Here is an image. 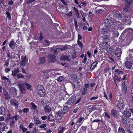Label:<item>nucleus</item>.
Returning <instances> with one entry per match:
<instances>
[{
	"label": "nucleus",
	"mask_w": 133,
	"mask_h": 133,
	"mask_svg": "<svg viewBox=\"0 0 133 133\" xmlns=\"http://www.w3.org/2000/svg\"><path fill=\"white\" fill-rule=\"evenodd\" d=\"M5 13L7 15V17L11 19V16L9 12H8L6 11Z\"/></svg>",
	"instance_id": "55"
},
{
	"label": "nucleus",
	"mask_w": 133,
	"mask_h": 133,
	"mask_svg": "<svg viewBox=\"0 0 133 133\" xmlns=\"http://www.w3.org/2000/svg\"><path fill=\"white\" fill-rule=\"evenodd\" d=\"M11 105L15 107L16 108H17L19 106V103L17 101L14 99H11L10 101Z\"/></svg>",
	"instance_id": "5"
},
{
	"label": "nucleus",
	"mask_w": 133,
	"mask_h": 133,
	"mask_svg": "<svg viewBox=\"0 0 133 133\" xmlns=\"http://www.w3.org/2000/svg\"><path fill=\"white\" fill-rule=\"evenodd\" d=\"M10 70V69L9 68H6L5 70V72L6 73H8Z\"/></svg>",
	"instance_id": "62"
},
{
	"label": "nucleus",
	"mask_w": 133,
	"mask_h": 133,
	"mask_svg": "<svg viewBox=\"0 0 133 133\" xmlns=\"http://www.w3.org/2000/svg\"><path fill=\"white\" fill-rule=\"evenodd\" d=\"M77 44L81 48H82L83 47V45L82 43L79 40L77 41Z\"/></svg>",
	"instance_id": "50"
},
{
	"label": "nucleus",
	"mask_w": 133,
	"mask_h": 133,
	"mask_svg": "<svg viewBox=\"0 0 133 133\" xmlns=\"http://www.w3.org/2000/svg\"><path fill=\"white\" fill-rule=\"evenodd\" d=\"M98 64V62L97 61H95L94 63H93L91 64V65L90 69L92 70H93L94 69L96 66Z\"/></svg>",
	"instance_id": "22"
},
{
	"label": "nucleus",
	"mask_w": 133,
	"mask_h": 133,
	"mask_svg": "<svg viewBox=\"0 0 133 133\" xmlns=\"http://www.w3.org/2000/svg\"><path fill=\"white\" fill-rule=\"evenodd\" d=\"M61 60L64 61H70V59L69 58V56H68L62 55L60 58Z\"/></svg>",
	"instance_id": "17"
},
{
	"label": "nucleus",
	"mask_w": 133,
	"mask_h": 133,
	"mask_svg": "<svg viewBox=\"0 0 133 133\" xmlns=\"http://www.w3.org/2000/svg\"><path fill=\"white\" fill-rule=\"evenodd\" d=\"M1 79L2 80H4V82L6 84H8L9 83L10 81L9 79L6 77L4 76H2Z\"/></svg>",
	"instance_id": "18"
},
{
	"label": "nucleus",
	"mask_w": 133,
	"mask_h": 133,
	"mask_svg": "<svg viewBox=\"0 0 133 133\" xmlns=\"http://www.w3.org/2000/svg\"><path fill=\"white\" fill-rule=\"evenodd\" d=\"M5 111L4 107L2 106L0 107V112L1 114L3 115H4L5 113Z\"/></svg>",
	"instance_id": "26"
},
{
	"label": "nucleus",
	"mask_w": 133,
	"mask_h": 133,
	"mask_svg": "<svg viewBox=\"0 0 133 133\" xmlns=\"http://www.w3.org/2000/svg\"><path fill=\"white\" fill-rule=\"evenodd\" d=\"M112 38L110 37V35H105L103 36V40L106 42H109L111 39Z\"/></svg>",
	"instance_id": "14"
},
{
	"label": "nucleus",
	"mask_w": 133,
	"mask_h": 133,
	"mask_svg": "<svg viewBox=\"0 0 133 133\" xmlns=\"http://www.w3.org/2000/svg\"><path fill=\"white\" fill-rule=\"evenodd\" d=\"M98 96H94L90 98V100H95L97 99L98 98Z\"/></svg>",
	"instance_id": "56"
},
{
	"label": "nucleus",
	"mask_w": 133,
	"mask_h": 133,
	"mask_svg": "<svg viewBox=\"0 0 133 133\" xmlns=\"http://www.w3.org/2000/svg\"><path fill=\"white\" fill-rule=\"evenodd\" d=\"M34 125V124L33 123H30L28 126L29 128H32L33 127Z\"/></svg>",
	"instance_id": "60"
},
{
	"label": "nucleus",
	"mask_w": 133,
	"mask_h": 133,
	"mask_svg": "<svg viewBox=\"0 0 133 133\" xmlns=\"http://www.w3.org/2000/svg\"><path fill=\"white\" fill-rule=\"evenodd\" d=\"M109 31V30L107 28L102 29L101 32L103 34H104L108 32Z\"/></svg>",
	"instance_id": "29"
},
{
	"label": "nucleus",
	"mask_w": 133,
	"mask_h": 133,
	"mask_svg": "<svg viewBox=\"0 0 133 133\" xmlns=\"http://www.w3.org/2000/svg\"><path fill=\"white\" fill-rule=\"evenodd\" d=\"M0 125L3 127H5L6 126V124L5 122H0Z\"/></svg>",
	"instance_id": "52"
},
{
	"label": "nucleus",
	"mask_w": 133,
	"mask_h": 133,
	"mask_svg": "<svg viewBox=\"0 0 133 133\" xmlns=\"http://www.w3.org/2000/svg\"><path fill=\"white\" fill-rule=\"evenodd\" d=\"M62 110H60L58 111V112H56V114H57V115L59 117H61L62 114Z\"/></svg>",
	"instance_id": "40"
},
{
	"label": "nucleus",
	"mask_w": 133,
	"mask_h": 133,
	"mask_svg": "<svg viewBox=\"0 0 133 133\" xmlns=\"http://www.w3.org/2000/svg\"><path fill=\"white\" fill-rule=\"evenodd\" d=\"M127 4L128 5H130L131 2H133V0H125Z\"/></svg>",
	"instance_id": "46"
},
{
	"label": "nucleus",
	"mask_w": 133,
	"mask_h": 133,
	"mask_svg": "<svg viewBox=\"0 0 133 133\" xmlns=\"http://www.w3.org/2000/svg\"><path fill=\"white\" fill-rule=\"evenodd\" d=\"M119 33L117 31L114 32L112 34L113 37H117L119 35Z\"/></svg>",
	"instance_id": "35"
},
{
	"label": "nucleus",
	"mask_w": 133,
	"mask_h": 133,
	"mask_svg": "<svg viewBox=\"0 0 133 133\" xmlns=\"http://www.w3.org/2000/svg\"><path fill=\"white\" fill-rule=\"evenodd\" d=\"M102 11L101 9H98L96 11V13L97 14H98L101 13Z\"/></svg>",
	"instance_id": "64"
},
{
	"label": "nucleus",
	"mask_w": 133,
	"mask_h": 133,
	"mask_svg": "<svg viewBox=\"0 0 133 133\" xmlns=\"http://www.w3.org/2000/svg\"><path fill=\"white\" fill-rule=\"evenodd\" d=\"M31 108L33 109H36L37 107L34 103L31 102Z\"/></svg>",
	"instance_id": "42"
},
{
	"label": "nucleus",
	"mask_w": 133,
	"mask_h": 133,
	"mask_svg": "<svg viewBox=\"0 0 133 133\" xmlns=\"http://www.w3.org/2000/svg\"><path fill=\"white\" fill-rule=\"evenodd\" d=\"M35 0H26V2L28 4H30L33 2L35 1Z\"/></svg>",
	"instance_id": "57"
},
{
	"label": "nucleus",
	"mask_w": 133,
	"mask_h": 133,
	"mask_svg": "<svg viewBox=\"0 0 133 133\" xmlns=\"http://www.w3.org/2000/svg\"><path fill=\"white\" fill-rule=\"evenodd\" d=\"M17 91L15 88L11 87L9 90L10 94L12 96H16L17 94Z\"/></svg>",
	"instance_id": "7"
},
{
	"label": "nucleus",
	"mask_w": 133,
	"mask_h": 133,
	"mask_svg": "<svg viewBox=\"0 0 133 133\" xmlns=\"http://www.w3.org/2000/svg\"><path fill=\"white\" fill-rule=\"evenodd\" d=\"M20 72V70L19 68L15 69L12 71L11 75L14 76H15L17 75V74Z\"/></svg>",
	"instance_id": "15"
},
{
	"label": "nucleus",
	"mask_w": 133,
	"mask_h": 133,
	"mask_svg": "<svg viewBox=\"0 0 133 133\" xmlns=\"http://www.w3.org/2000/svg\"><path fill=\"white\" fill-rule=\"evenodd\" d=\"M102 47L106 49L108 53L111 54L113 52L112 48L110 46L107 42H104L103 43Z\"/></svg>",
	"instance_id": "1"
},
{
	"label": "nucleus",
	"mask_w": 133,
	"mask_h": 133,
	"mask_svg": "<svg viewBox=\"0 0 133 133\" xmlns=\"http://www.w3.org/2000/svg\"><path fill=\"white\" fill-rule=\"evenodd\" d=\"M122 89L124 91H126V90L127 89L125 87V83L124 82H123V83L122 86Z\"/></svg>",
	"instance_id": "44"
},
{
	"label": "nucleus",
	"mask_w": 133,
	"mask_h": 133,
	"mask_svg": "<svg viewBox=\"0 0 133 133\" xmlns=\"http://www.w3.org/2000/svg\"><path fill=\"white\" fill-rule=\"evenodd\" d=\"M113 23L116 28H117L120 30L122 29L121 24L120 22L114 19L113 20Z\"/></svg>",
	"instance_id": "8"
},
{
	"label": "nucleus",
	"mask_w": 133,
	"mask_h": 133,
	"mask_svg": "<svg viewBox=\"0 0 133 133\" xmlns=\"http://www.w3.org/2000/svg\"><path fill=\"white\" fill-rule=\"evenodd\" d=\"M12 119H15L16 121H17L19 119V116L18 115H15L13 116L11 118Z\"/></svg>",
	"instance_id": "41"
},
{
	"label": "nucleus",
	"mask_w": 133,
	"mask_h": 133,
	"mask_svg": "<svg viewBox=\"0 0 133 133\" xmlns=\"http://www.w3.org/2000/svg\"><path fill=\"white\" fill-rule=\"evenodd\" d=\"M15 122L14 119L13 118H10V121L9 123V125L11 127L13 128L14 127Z\"/></svg>",
	"instance_id": "20"
},
{
	"label": "nucleus",
	"mask_w": 133,
	"mask_h": 133,
	"mask_svg": "<svg viewBox=\"0 0 133 133\" xmlns=\"http://www.w3.org/2000/svg\"><path fill=\"white\" fill-rule=\"evenodd\" d=\"M21 59L22 61L20 63V65L22 66H24L27 63L28 60L24 56H22Z\"/></svg>",
	"instance_id": "12"
},
{
	"label": "nucleus",
	"mask_w": 133,
	"mask_h": 133,
	"mask_svg": "<svg viewBox=\"0 0 133 133\" xmlns=\"http://www.w3.org/2000/svg\"><path fill=\"white\" fill-rule=\"evenodd\" d=\"M64 78L63 76H60L58 77L57 78V80L59 82H60L64 80Z\"/></svg>",
	"instance_id": "39"
},
{
	"label": "nucleus",
	"mask_w": 133,
	"mask_h": 133,
	"mask_svg": "<svg viewBox=\"0 0 133 133\" xmlns=\"http://www.w3.org/2000/svg\"><path fill=\"white\" fill-rule=\"evenodd\" d=\"M116 17L118 18H121L122 16V14L121 12L117 13L116 14Z\"/></svg>",
	"instance_id": "45"
},
{
	"label": "nucleus",
	"mask_w": 133,
	"mask_h": 133,
	"mask_svg": "<svg viewBox=\"0 0 133 133\" xmlns=\"http://www.w3.org/2000/svg\"><path fill=\"white\" fill-rule=\"evenodd\" d=\"M20 129H21L23 132H24L27 130V129L24 127L23 125L22 124H21L19 127Z\"/></svg>",
	"instance_id": "30"
},
{
	"label": "nucleus",
	"mask_w": 133,
	"mask_h": 133,
	"mask_svg": "<svg viewBox=\"0 0 133 133\" xmlns=\"http://www.w3.org/2000/svg\"><path fill=\"white\" fill-rule=\"evenodd\" d=\"M23 111L24 112L27 113L29 111V109L27 108H24L23 109Z\"/></svg>",
	"instance_id": "54"
},
{
	"label": "nucleus",
	"mask_w": 133,
	"mask_h": 133,
	"mask_svg": "<svg viewBox=\"0 0 133 133\" xmlns=\"http://www.w3.org/2000/svg\"><path fill=\"white\" fill-rule=\"evenodd\" d=\"M46 126V125L44 123L43 124L39 125V128H45Z\"/></svg>",
	"instance_id": "49"
},
{
	"label": "nucleus",
	"mask_w": 133,
	"mask_h": 133,
	"mask_svg": "<svg viewBox=\"0 0 133 133\" xmlns=\"http://www.w3.org/2000/svg\"><path fill=\"white\" fill-rule=\"evenodd\" d=\"M117 107L121 110H123L124 107V104L121 102H119L117 103Z\"/></svg>",
	"instance_id": "19"
},
{
	"label": "nucleus",
	"mask_w": 133,
	"mask_h": 133,
	"mask_svg": "<svg viewBox=\"0 0 133 133\" xmlns=\"http://www.w3.org/2000/svg\"><path fill=\"white\" fill-rule=\"evenodd\" d=\"M114 80L115 82L116 83V81H118L119 82L121 81V79L120 78H118L117 76H115L114 77Z\"/></svg>",
	"instance_id": "34"
},
{
	"label": "nucleus",
	"mask_w": 133,
	"mask_h": 133,
	"mask_svg": "<svg viewBox=\"0 0 133 133\" xmlns=\"http://www.w3.org/2000/svg\"><path fill=\"white\" fill-rule=\"evenodd\" d=\"M125 45H128L132 41V36H127L125 38Z\"/></svg>",
	"instance_id": "10"
},
{
	"label": "nucleus",
	"mask_w": 133,
	"mask_h": 133,
	"mask_svg": "<svg viewBox=\"0 0 133 133\" xmlns=\"http://www.w3.org/2000/svg\"><path fill=\"white\" fill-rule=\"evenodd\" d=\"M34 119L35 123V124L37 125L41 123V122L39 121L38 119H37L36 117H34Z\"/></svg>",
	"instance_id": "31"
},
{
	"label": "nucleus",
	"mask_w": 133,
	"mask_h": 133,
	"mask_svg": "<svg viewBox=\"0 0 133 133\" xmlns=\"http://www.w3.org/2000/svg\"><path fill=\"white\" fill-rule=\"evenodd\" d=\"M24 83H19L17 85L21 91V92L22 94H24L25 93V89L24 86Z\"/></svg>",
	"instance_id": "4"
},
{
	"label": "nucleus",
	"mask_w": 133,
	"mask_h": 133,
	"mask_svg": "<svg viewBox=\"0 0 133 133\" xmlns=\"http://www.w3.org/2000/svg\"><path fill=\"white\" fill-rule=\"evenodd\" d=\"M104 25L106 27H111L113 24V21L109 19H106L105 20L104 23Z\"/></svg>",
	"instance_id": "3"
},
{
	"label": "nucleus",
	"mask_w": 133,
	"mask_h": 133,
	"mask_svg": "<svg viewBox=\"0 0 133 133\" xmlns=\"http://www.w3.org/2000/svg\"><path fill=\"white\" fill-rule=\"evenodd\" d=\"M129 18L130 17H129V16H128L127 15H125L124 18L123 19V22H124L125 21H128V22H129V24L130 25L131 24V22L130 21H129Z\"/></svg>",
	"instance_id": "24"
},
{
	"label": "nucleus",
	"mask_w": 133,
	"mask_h": 133,
	"mask_svg": "<svg viewBox=\"0 0 133 133\" xmlns=\"http://www.w3.org/2000/svg\"><path fill=\"white\" fill-rule=\"evenodd\" d=\"M126 128L127 129V130H130L132 126L131 125H130L129 124H127L125 126Z\"/></svg>",
	"instance_id": "53"
},
{
	"label": "nucleus",
	"mask_w": 133,
	"mask_h": 133,
	"mask_svg": "<svg viewBox=\"0 0 133 133\" xmlns=\"http://www.w3.org/2000/svg\"><path fill=\"white\" fill-rule=\"evenodd\" d=\"M122 53V51L121 48H117L115 51V55L117 57H120L121 56Z\"/></svg>",
	"instance_id": "9"
},
{
	"label": "nucleus",
	"mask_w": 133,
	"mask_h": 133,
	"mask_svg": "<svg viewBox=\"0 0 133 133\" xmlns=\"http://www.w3.org/2000/svg\"><path fill=\"white\" fill-rule=\"evenodd\" d=\"M68 109H67V107L66 106V107L64 108L62 111V113L63 114H65L66 112H68Z\"/></svg>",
	"instance_id": "43"
},
{
	"label": "nucleus",
	"mask_w": 133,
	"mask_h": 133,
	"mask_svg": "<svg viewBox=\"0 0 133 133\" xmlns=\"http://www.w3.org/2000/svg\"><path fill=\"white\" fill-rule=\"evenodd\" d=\"M66 14L69 17H71L72 15V12L71 11H69L67 14L66 13Z\"/></svg>",
	"instance_id": "58"
},
{
	"label": "nucleus",
	"mask_w": 133,
	"mask_h": 133,
	"mask_svg": "<svg viewBox=\"0 0 133 133\" xmlns=\"http://www.w3.org/2000/svg\"><path fill=\"white\" fill-rule=\"evenodd\" d=\"M24 84L27 87V88L30 90H31V85L28 83L26 82H24Z\"/></svg>",
	"instance_id": "37"
},
{
	"label": "nucleus",
	"mask_w": 133,
	"mask_h": 133,
	"mask_svg": "<svg viewBox=\"0 0 133 133\" xmlns=\"http://www.w3.org/2000/svg\"><path fill=\"white\" fill-rule=\"evenodd\" d=\"M121 71L117 69H116L115 70V71L116 73L118 75V73H119Z\"/></svg>",
	"instance_id": "61"
},
{
	"label": "nucleus",
	"mask_w": 133,
	"mask_h": 133,
	"mask_svg": "<svg viewBox=\"0 0 133 133\" xmlns=\"http://www.w3.org/2000/svg\"><path fill=\"white\" fill-rule=\"evenodd\" d=\"M130 9V8L129 6H126L125 8L124 9L123 11L125 12H128L129 11Z\"/></svg>",
	"instance_id": "36"
},
{
	"label": "nucleus",
	"mask_w": 133,
	"mask_h": 133,
	"mask_svg": "<svg viewBox=\"0 0 133 133\" xmlns=\"http://www.w3.org/2000/svg\"><path fill=\"white\" fill-rule=\"evenodd\" d=\"M118 132L119 133H123L124 132V130L123 128L119 127L118 129Z\"/></svg>",
	"instance_id": "47"
},
{
	"label": "nucleus",
	"mask_w": 133,
	"mask_h": 133,
	"mask_svg": "<svg viewBox=\"0 0 133 133\" xmlns=\"http://www.w3.org/2000/svg\"><path fill=\"white\" fill-rule=\"evenodd\" d=\"M68 48V47L66 46H64L62 48H59V49L61 50H66Z\"/></svg>",
	"instance_id": "51"
},
{
	"label": "nucleus",
	"mask_w": 133,
	"mask_h": 133,
	"mask_svg": "<svg viewBox=\"0 0 133 133\" xmlns=\"http://www.w3.org/2000/svg\"><path fill=\"white\" fill-rule=\"evenodd\" d=\"M16 77L17 79H19L20 78H23L24 76L22 74L19 73L17 74V75L16 76Z\"/></svg>",
	"instance_id": "32"
},
{
	"label": "nucleus",
	"mask_w": 133,
	"mask_h": 133,
	"mask_svg": "<svg viewBox=\"0 0 133 133\" xmlns=\"http://www.w3.org/2000/svg\"><path fill=\"white\" fill-rule=\"evenodd\" d=\"M9 46L12 49H14L15 47V45L14 42V40L12 39L9 44Z\"/></svg>",
	"instance_id": "27"
},
{
	"label": "nucleus",
	"mask_w": 133,
	"mask_h": 133,
	"mask_svg": "<svg viewBox=\"0 0 133 133\" xmlns=\"http://www.w3.org/2000/svg\"><path fill=\"white\" fill-rule=\"evenodd\" d=\"M76 99L75 96H73L69 98L65 104L68 105H70L73 104Z\"/></svg>",
	"instance_id": "6"
},
{
	"label": "nucleus",
	"mask_w": 133,
	"mask_h": 133,
	"mask_svg": "<svg viewBox=\"0 0 133 133\" xmlns=\"http://www.w3.org/2000/svg\"><path fill=\"white\" fill-rule=\"evenodd\" d=\"M48 59L52 62H54L56 60L55 56L53 54L49 55L48 57Z\"/></svg>",
	"instance_id": "11"
},
{
	"label": "nucleus",
	"mask_w": 133,
	"mask_h": 133,
	"mask_svg": "<svg viewBox=\"0 0 133 133\" xmlns=\"http://www.w3.org/2000/svg\"><path fill=\"white\" fill-rule=\"evenodd\" d=\"M3 94L5 96V99H9L10 98V97L8 93L6 91H3Z\"/></svg>",
	"instance_id": "25"
},
{
	"label": "nucleus",
	"mask_w": 133,
	"mask_h": 133,
	"mask_svg": "<svg viewBox=\"0 0 133 133\" xmlns=\"http://www.w3.org/2000/svg\"><path fill=\"white\" fill-rule=\"evenodd\" d=\"M45 61V57H40L39 58V64H43Z\"/></svg>",
	"instance_id": "23"
},
{
	"label": "nucleus",
	"mask_w": 133,
	"mask_h": 133,
	"mask_svg": "<svg viewBox=\"0 0 133 133\" xmlns=\"http://www.w3.org/2000/svg\"><path fill=\"white\" fill-rule=\"evenodd\" d=\"M124 114L127 117H129L131 116V114L130 112L129 111H125L124 112Z\"/></svg>",
	"instance_id": "28"
},
{
	"label": "nucleus",
	"mask_w": 133,
	"mask_h": 133,
	"mask_svg": "<svg viewBox=\"0 0 133 133\" xmlns=\"http://www.w3.org/2000/svg\"><path fill=\"white\" fill-rule=\"evenodd\" d=\"M84 119V117L82 116H80L79 118H78V122L80 123Z\"/></svg>",
	"instance_id": "48"
},
{
	"label": "nucleus",
	"mask_w": 133,
	"mask_h": 133,
	"mask_svg": "<svg viewBox=\"0 0 133 133\" xmlns=\"http://www.w3.org/2000/svg\"><path fill=\"white\" fill-rule=\"evenodd\" d=\"M132 63L130 61H127L125 63V66L128 69H130L131 68Z\"/></svg>",
	"instance_id": "16"
},
{
	"label": "nucleus",
	"mask_w": 133,
	"mask_h": 133,
	"mask_svg": "<svg viewBox=\"0 0 133 133\" xmlns=\"http://www.w3.org/2000/svg\"><path fill=\"white\" fill-rule=\"evenodd\" d=\"M37 90L38 93L40 95V96H42V93L44 92V90L43 86L42 85H39L37 87Z\"/></svg>",
	"instance_id": "2"
},
{
	"label": "nucleus",
	"mask_w": 133,
	"mask_h": 133,
	"mask_svg": "<svg viewBox=\"0 0 133 133\" xmlns=\"http://www.w3.org/2000/svg\"><path fill=\"white\" fill-rule=\"evenodd\" d=\"M45 111L46 113H49L50 112L51 110V107L49 106H46L44 108Z\"/></svg>",
	"instance_id": "21"
},
{
	"label": "nucleus",
	"mask_w": 133,
	"mask_h": 133,
	"mask_svg": "<svg viewBox=\"0 0 133 133\" xmlns=\"http://www.w3.org/2000/svg\"><path fill=\"white\" fill-rule=\"evenodd\" d=\"M122 121L124 123L128 124L130 122V119L129 117L124 116L122 118Z\"/></svg>",
	"instance_id": "13"
},
{
	"label": "nucleus",
	"mask_w": 133,
	"mask_h": 133,
	"mask_svg": "<svg viewBox=\"0 0 133 133\" xmlns=\"http://www.w3.org/2000/svg\"><path fill=\"white\" fill-rule=\"evenodd\" d=\"M44 43H45V46H48L49 44V42L46 40H44Z\"/></svg>",
	"instance_id": "59"
},
{
	"label": "nucleus",
	"mask_w": 133,
	"mask_h": 133,
	"mask_svg": "<svg viewBox=\"0 0 133 133\" xmlns=\"http://www.w3.org/2000/svg\"><path fill=\"white\" fill-rule=\"evenodd\" d=\"M111 115L114 117H115L116 114V111L114 109L112 110L111 112Z\"/></svg>",
	"instance_id": "38"
},
{
	"label": "nucleus",
	"mask_w": 133,
	"mask_h": 133,
	"mask_svg": "<svg viewBox=\"0 0 133 133\" xmlns=\"http://www.w3.org/2000/svg\"><path fill=\"white\" fill-rule=\"evenodd\" d=\"M47 116H46L45 115L42 116L41 117V118L42 120H44L46 119L47 118Z\"/></svg>",
	"instance_id": "63"
},
{
	"label": "nucleus",
	"mask_w": 133,
	"mask_h": 133,
	"mask_svg": "<svg viewBox=\"0 0 133 133\" xmlns=\"http://www.w3.org/2000/svg\"><path fill=\"white\" fill-rule=\"evenodd\" d=\"M73 9L74 10V12L77 17H79V14L78 10L75 7H74Z\"/></svg>",
	"instance_id": "33"
}]
</instances>
